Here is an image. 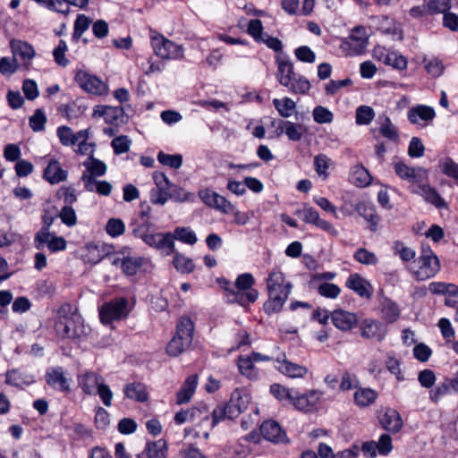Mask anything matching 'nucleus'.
<instances>
[{"mask_svg": "<svg viewBox=\"0 0 458 458\" xmlns=\"http://www.w3.org/2000/svg\"><path fill=\"white\" fill-rule=\"evenodd\" d=\"M303 126L301 123L286 121L284 133L290 140L299 141L303 135Z\"/></svg>", "mask_w": 458, "mask_h": 458, "instance_id": "obj_58", "label": "nucleus"}, {"mask_svg": "<svg viewBox=\"0 0 458 458\" xmlns=\"http://www.w3.org/2000/svg\"><path fill=\"white\" fill-rule=\"evenodd\" d=\"M369 44V34L364 26L354 27L348 38L341 43V49L348 56L362 55Z\"/></svg>", "mask_w": 458, "mask_h": 458, "instance_id": "obj_5", "label": "nucleus"}, {"mask_svg": "<svg viewBox=\"0 0 458 458\" xmlns=\"http://www.w3.org/2000/svg\"><path fill=\"white\" fill-rule=\"evenodd\" d=\"M55 327L60 337L68 339H81L86 336L89 331L81 316L68 303L58 309Z\"/></svg>", "mask_w": 458, "mask_h": 458, "instance_id": "obj_2", "label": "nucleus"}, {"mask_svg": "<svg viewBox=\"0 0 458 458\" xmlns=\"http://www.w3.org/2000/svg\"><path fill=\"white\" fill-rule=\"evenodd\" d=\"M198 386V375L189 376L176 394V403L183 404L191 401Z\"/></svg>", "mask_w": 458, "mask_h": 458, "instance_id": "obj_33", "label": "nucleus"}, {"mask_svg": "<svg viewBox=\"0 0 458 458\" xmlns=\"http://www.w3.org/2000/svg\"><path fill=\"white\" fill-rule=\"evenodd\" d=\"M242 411L234 404V401L231 400L226 405H218L212 411L211 428H214L225 419L233 420L237 418Z\"/></svg>", "mask_w": 458, "mask_h": 458, "instance_id": "obj_28", "label": "nucleus"}, {"mask_svg": "<svg viewBox=\"0 0 458 458\" xmlns=\"http://www.w3.org/2000/svg\"><path fill=\"white\" fill-rule=\"evenodd\" d=\"M10 47L14 57L19 56L26 66L30 64L36 55L32 45L26 41L13 39L10 42Z\"/></svg>", "mask_w": 458, "mask_h": 458, "instance_id": "obj_29", "label": "nucleus"}, {"mask_svg": "<svg viewBox=\"0 0 458 458\" xmlns=\"http://www.w3.org/2000/svg\"><path fill=\"white\" fill-rule=\"evenodd\" d=\"M332 164L331 158L325 154H318L314 157L315 171L323 180L328 177V169L331 167Z\"/></svg>", "mask_w": 458, "mask_h": 458, "instance_id": "obj_48", "label": "nucleus"}, {"mask_svg": "<svg viewBox=\"0 0 458 458\" xmlns=\"http://www.w3.org/2000/svg\"><path fill=\"white\" fill-rule=\"evenodd\" d=\"M382 427L392 432H398L403 427V420L397 411L394 409H386L380 417Z\"/></svg>", "mask_w": 458, "mask_h": 458, "instance_id": "obj_34", "label": "nucleus"}, {"mask_svg": "<svg viewBox=\"0 0 458 458\" xmlns=\"http://www.w3.org/2000/svg\"><path fill=\"white\" fill-rule=\"evenodd\" d=\"M268 300L264 304L267 313L280 311L291 293L292 284L286 282L284 274L279 270H273L267 278Z\"/></svg>", "mask_w": 458, "mask_h": 458, "instance_id": "obj_3", "label": "nucleus"}, {"mask_svg": "<svg viewBox=\"0 0 458 458\" xmlns=\"http://www.w3.org/2000/svg\"><path fill=\"white\" fill-rule=\"evenodd\" d=\"M317 291L319 295L327 299H336L341 293V288L338 285L328 282L318 284Z\"/></svg>", "mask_w": 458, "mask_h": 458, "instance_id": "obj_53", "label": "nucleus"}, {"mask_svg": "<svg viewBox=\"0 0 458 458\" xmlns=\"http://www.w3.org/2000/svg\"><path fill=\"white\" fill-rule=\"evenodd\" d=\"M194 325L188 317L179 319L174 336L166 345L168 355L176 357L190 347L193 340Z\"/></svg>", "mask_w": 458, "mask_h": 458, "instance_id": "obj_4", "label": "nucleus"}, {"mask_svg": "<svg viewBox=\"0 0 458 458\" xmlns=\"http://www.w3.org/2000/svg\"><path fill=\"white\" fill-rule=\"evenodd\" d=\"M247 32L257 42L264 41L263 24L260 20H251L248 23Z\"/></svg>", "mask_w": 458, "mask_h": 458, "instance_id": "obj_63", "label": "nucleus"}, {"mask_svg": "<svg viewBox=\"0 0 458 458\" xmlns=\"http://www.w3.org/2000/svg\"><path fill=\"white\" fill-rule=\"evenodd\" d=\"M386 335V328L380 322L373 319H366L361 325V335L367 339H375L381 342Z\"/></svg>", "mask_w": 458, "mask_h": 458, "instance_id": "obj_31", "label": "nucleus"}, {"mask_svg": "<svg viewBox=\"0 0 458 458\" xmlns=\"http://www.w3.org/2000/svg\"><path fill=\"white\" fill-rule=\"evenodd\" d=\"M131 145V139L125 135L115 137L111 142V146L116 155L128 152L130 150Z\"/></svg>", "mask_w": 458, "mask_h": 458, "instance_id": "obj_57", "label": "nucleus"}, {"mask_svg": "<svg viewBox=\"0 0 458 458\" xmlns=\"http://www.w3.org/2000/svg\"><path fill=\"white\" fill-rule=\"evenodd\" d=\"M313 119L318 123H329L334 119L333 113L325 106H318L312 112Z\"/></svg>", "mask_w": 458, "mask_h": 458, "instance_id": "obj_60", "label": "nucleus"}, {"mask_svg": "<svg viewBox=\"0 0 458 458\" xmlns=\"http://www.w3.org/2000/svg\"><path fill=\"white\" fill-rule=\"evenodd\" d=\"M378 121L380 123V133L388 140L396 141L399 138L398 131L396 127L394 125V123L391 122L390 118L384 115L378 117Z\"/></svg>", "mask_w": 458, "mask_h": 458, "instance_id": "obj_49", "label": "nucleus"}, {"mask_svg": "<svg viewBox=\"0 0 458 458\" xmlns=\"http://www.w3.org/2000/svg\"><path fill=\"white\" fill-rule=\"evenodd\" d=\"M331 319L334 326L342 331L351 330L358 323V317L355 313L342 309L331 312Z\"/></svg>", "mask_w": 458, "mask_h": 458, "instance_id": "obj_25", "label": "nucleus"}, {"mask_svg": "<svg viewBox=\"0 0 458 458\" xmlns=\"http://www.w3.org/2000/svg\"><path fill=\"white\" fill-rule=\"evenodd\" d=\"M150 41L156 55L162 59H181L183 57V48L161 34L152 32Z\"/></svg>", "mask_w": 458, "mask_h": 458, "instance_id": "obj_6", "label": "nucleus"}, {"mask_svg": "<svg viewBox=\"0 0 458 458\" xmlns=\"http://www.w3.org/2000/svg\"><path fill=\"white\" fill-rule=\"evenodd\" d=\"M104 378L98 373L86 371L78 376V384L82 392L89 395L97 394L98 386Z\"/></svg>", "mask_w": 458, "mask_h": 458, "instance_id": "obj_26", "label": "nucleus"}, {"mask_svg": "<svg viewBox=\"0 0 458 458\" xmlns=\"http://www.w3.org/2000/svg\"><path fill=\"white\" fill-rule=\"evenodd\" d=\"M284 86L294 94H306L310 89V81L298 74L293 76L288 84Z\"/></svg>", "mask_w": 458, "mask_h": 458, "instance_id": "obj_44", "label": "nucleus"}, {"mask_svg": "<svg viewBox=\"0 0 458 458\" xmlns=\"http://www.w3.org/2000/svg\"><path fill=\"white\" fill-rule=\"evenodd\" d=\"M395 174L409 182H420L427 177V171L422 167H410L402 161L393 164Z\"/></svg>", "mask_w": 458, "mask_h": 458, "instance_id": "obj_17", "label": "nucleus"}, {"mask_svg": "<svg viewBox=\"0 0 458 458\" xmlns=\"http://www.w3.org/2000/svg\"><path fill=\"white\" fill-rule=\"evenodd\" d=\"M145 452L148 458H166L167 445L164 439L148 442L146 445Z\"/></svg>", "mask_w": 458, "mask_h": 458, "instance_id": "obj_43", "label": "nucleus"}, {"mask_svg": "<svg viewBox=\"0 0 458 458\" xmlns=\"http://www.w3.org/2000/svg\"><path fill=\"white\" fill-rule=\"evenodd\" d=\"M56 135L62 145L71 147L76 145L78 140L86 137V130H81L74 133L71 127L63 125L56 129Z\"/></svg>", "mask_w": 458, "mask_h": 458, "instance_id": "obj_32", "label": "nucleus"}, {"mask_svg": "<svg viewBox=\"0 0 458 458\" xmlns=\"http://www.w3.org/2000/svg\"><path fill=\"white\" fill-rule=\"evenodd\" d=\"M124 394L126 397L137 402H145L148 399L146 386L138 382L127 384L124 387Z\"/></svg>", "mask_w": 458, "mask_h": 458, "instance_id": "obj_41", "label": "nucleus"}, {"mask_svg": "<svg viewBox=\"0 0 458 458\" xmlns=\"http://www.w3.org/2000/svg\"><path fill=\"white\" fill-rule=\"evenodd\" d=\"M106 231L111 237H118L124 233L125 225L119 218H110L106 225Z\"/></svg>", "mask_w": 458, "mask_h": 458, "instance_id": "obj_61", "label": "nucleus"}, {"mask_svg": "<svg viewBox=\"0 0 458 458\" xmlns=\"http://www.w3.org/2000/svg\"><path fill=\"white\" fill-rule=\"evenodd\" d=\"M276 363V369L291 378H303L309 372L307 367L292 362L284 358H278Z\"/></svg>", "mask_w": 458, "mask_h": 458, "instance_id": "obj_27", "label": "nucleus"}, {"mask_svg": "<svg viewBox=\"0 0 458 458\" xmlns=\"http://www.w3.org/2000/svg\"><path fill=\"white\" fill-rule=\"evenodd\" d=\"M382 312L385 320L388 323L395 322L400 316L398 305L388 298L384 299L382 302Z\"/></svg>", "mask_w": 458, "mask_h": 458, "instance_id": "obj_47", "label": "nucleus"}, {"mask_svg": "<svg viewBox=\"0 0 458 458\" xmlns=\"http://www.w3.org/2000/svg\"><path fill=\"white\" fill-rule=\"evenodd\" d=\"M273 105L284 118H288L293 115L296 109V103L288 97L283 98H275Z\"/></svg>", "mask_w": 458, "mask_h": 458, "instance_id": "obj_42", "label": "nucleus"}, {"mask_svg": "<svg viewBox=\"0 0 458 458\" xmlns=\"http://www.w3.org/2000/svg\"><path fill=\"white\" fill-rule=\"evenodd\" d=\"M231 400L234 401V404L242 412L247 409L250 397L249 394L242 389H235L231 394Z\"/></svg>", "mask_w": 458, "mask_h": 458, "instance_id": "obj_59", "label": "nucleus"}, {"mask_svg": "<svg viewBox=\"0 0 458 458\" xmlns=\"http://www.w3.org/2000/svg\"><path fill=\"white\" fill-rule=\"evenodd\" d=\"M5 382L8 385L23 388L35 382V377L26 371L14 369L8 370L5 375Z\"/></svg>", "mask_w": 458, "mask_h": 458, "instance_id": "obj_30", "label": "nucleus"}, {"mask_svg": "<svg viewBox=\"0 0 458 458\" xmlns=\"http://www.w3.org/2000/svg\"><path fill=\"white\" fill-rule=\"evenodd\" d=\"M270 393L280 402L292 403L295 390L287 388L280 384H273L270 386Z\"/></svg>", "mask_w": 458, "mask_h": 458, "instance_id": "obj_50", "label": "nucleus"}, {"mask_svg": "<svg viewBox=\"0 0 458 458\" xmlns=\"http://www.w3.org/2000/svg\"><path fill=\"white\" fill-rule=\"evenodd\" d=\"M92 116L103 118L106 123L119 125L124 122V110L122 106L98 105L93 109Z\"/></svg>", "mask_w": 458, "mask_h": 458, "instance_id": "obj_13", "label": "nucleus"}, {"mask_svg": "<svg viewBox=\"0 0 458 458\" xmlns=\"http://www.w3.org/2000/svg\"><path fill=\"white\" fill-rule=\"evenodd\" d=\"M440 270L437 256L429 247H422L421 254L418 259V269L415 271L419 280L433 277Z\"/></svg>", "mask_w": 458, "mask_h": 458, "instance_id": "obj_7", "label": "nucleus"}, {"mask_svg": "<svg viewBox=\"0 0 458 458\" xmlns=\"http://www.w3.org/2000/svg\"><path fill=\"white\" fill-rule=\"evenodd\" d=\"M356 210L360 216L370 223L371 230H376L379 218L376 213L374 205L367 202H359L356 205Z\"/></svg>", "mask_w": 458, "mask_h": 458, "instance_id": "obj_40", "label": "nucleus"}, {"mask_svg": "<svg viewBox=\"0 0 458 458\" xmlns=\"http://www.w3.org/2000/svg\"><path fill=\"white\" fill-rule=\"evenodd\" d=\"M128 301L125 298H118L104 304L99 310L100 320L104 324H110L114 320L126 318Z\"/></svg>", "mask_w": 458, "mask_h": 458, "instance_id": "obj_9", "label": "nucleus"}, {"mask_svg": "<svg viewBox=\"0 0 458 458\" xmlns=\"http://www.w3.org/2000/svg\"><path fill=\"white\" fill-rule=\"evenodd\" d=\"M83 166L85 170L82 173L81 180L84 183L85 189H92L94 180L96 177L104 175L106 173V165L93 157H89L84 162Z\"/></svg>", "mask_w": 458, "mask_h": 458, "instance_id": "obj_11", "label": "nucleus"}, {"mask_svg": "<svg viewBox=\"0 0 458 458\" xmlns=\"http://www.w3.org/2000/svg\"><path fill=\"white\" fill-rule=\"evenodd\" d=\"M197 419L200 420L202 423L209 420L208 410L206 405L181 410L174 415V421L178 425H182L187 421H192Z\"/></svg>", "mask_w": 458, "mask_h": 458, "instance_id": "obj_22", "label": "nucleus"}, {"mask_svg": "<svg viewBox=\"0 0 458 458\" xmlns=\"http://www.w3.org/2000/svg\"><path fill=\"white\" fill-rule=\"evenodd\" d=\"M34 246L38 250L47 246L50 252H57L64 250L67 247V242L64 237L57 236L50 231L47 232L46 229H40L35 234Z\"/></svg>", "mask_w": 458, "mask_h": 458, "instance_id": "obj_10", "label": "nucleus"}, {"mask_svg": "<svg viewBox=\"0 0 458 458\" xmlns=\"http://www.w3.org/2000/svg\"><path fill=\"white\" fill-rule=\"evenodd\" d=\"M259 430L263 437L272 443L279 444L287 441L285 432L282 429L279 423L275 420H270L264 421Z\"/></svg>", "mask_w": 458, "mask_h": 458, "instance_id": "obj_21", "label": "nucleus"}, {"mask_svg": "<svg viewBox=\"0 0 458 458\" xmlns=\"http://www.w3.org/2000/svg\"><path fill=\"white\" fill-rule=\"evenodd\" d=\"M428 14L444 13L451 8L450 0H424Z\"/></svg>", "mask_w": 458, "mask_h": 458, "instance_id": "obj_52", "label": "nucleus"}, {"mask_svg": "<svg viewBox=\"0 0 458 458\" xmlns=\"http://www.w3.org/2000/svg\"><path fill=\"white\" fill-rule=\"evenodd\" d=\"M47 117L41 109H37L29 120L30 128L36 132L42 131L45 129Z\"/></svg>", "mask_w": 458, "mask_h": 458, "instance_id": "obj_62", "label": "nucleus"}, {"mask_svg": "<svg viewBox=\"0 0 458 458\" xmlns=\"http://www.w3.org/2000/svg\"><path fill=\"white\" fill-rule=\"evenodd\" d=\"M375 112L369 106H360L356 109L355 120L359 125H368L374 119Z\"/></svg>", "mask_w": 458, "mask_h": 458, "instance_id": "obj_51", "label": "nucleus"}, {"mask_svg": "<svg viewBox=\"0 0 458 458\" xmlns=\"http://www.w3.org/2000/svg\"><path fill=\"white\" fill-rule=\"evenodd\" d=\"M378 21V30L386 34L392 36L394 39H402L403 32L400 26L389 17L381 16L376 18Z\"/></svg>", "mask_w": 458, "mask_h": 458, "instance_id": "obj_36", "label": "nucleus"}, {"mask_svg": "<svg viewBox=\"0 0 458 458\" xmlns=\"http://www.w3.org/2000/svg\"><path fill=\"white\" fill-rule=\"evenodd\" d=\"M74 80L76 83L89 94L95 96H106L109 92V87L106 82L87 71H77Z\"/></svg>", "mask_w": 458, "mask_h": 458, "instance_id": "obj_8", "label": "nucleus"}, {"mask_svg": "<svg viewBox=\"0 0 458 458\" xmlns=\"http://www.w3.org/2000/svg\"><path fill=\"white\" fill-rule=\"evenodd\" d=\"M112 266L120 267L126 276H134L142 266L143 259L140 257H128L123 253H116L109 257Z\"/></svg>", "mask_w": 458, "mask_h": 458, "instance_id": "obj_14", "label": "nucleus"}, {"mask_svg": "<svg viewBox=\"0 0 458 458\" xmlns=\"http://www.w3.org/2000/svg\"><path fill=\"white\" fill-rule=\"evenodd\" d=\"M413 192L422 197L428 204L434 206L437 209H447L449 208L445 199L441 197L435 188L428 184L419 185Z\"/></svg>", "mask_w": 458, "mask_h": 458, "instance_id": "obj_19", "label": "nucleus"}, {"mask_svg": "<svg viewBox=\"0 0 458 458\" xmlns=\"http://www.w3.org/2000/svg\"><path fill=\"white\" fill-rule=\"evenodd\" d=\"M345 286L363 298L369 299L373 293V287L370 283L357 273L349 276Z\"/></svg>", "mask_w": 458, "mask_h": 458, "instance_id": "obj_24", "label": "nucleus"}, {"mask_svg": "<svg viewBox=\"0 0 458 458\" xmlns=\"http://www.w3.org/2000/svg\"><path fill=\"white\" fill-rule=\"evenodd\" d=\"M295 74L293 64L291 61L286 59L277 60L276 78L281 85H287L289 80Z\"/></svg>", "mask_w": 458, "mask_h": 458, "instance_id": "obj_39", "label": "nucleus"}, {"mask_svg": "<svg viewBox=\"0 0 458 458\" xmlns=\"http://www.w3.org/2000/svg\"><path fill=\"white\" fill-rule=\"evenodd\" d=\"M377 398V393L369 387H360L353 395L355 404L361 408L371 405Z\"/></svg>", "mask_w": 458, "mask_h": 458, "instance_id": "obj_37", "label": "nucleus"}, {"mask_svg": "<svg viewBox=\"0 0 458 458\" xmlns=\"http://www.w3.org/2000/svg\"><path fill=\"white\" fill-rule=\"evenodd\" d=\"M61 221L67 226L72 227L77 224V216L72 206H64L59 212Z\"/></svg>", "mask_w": 458, "mask_h": 458, "instance_id": "obj_64", "label": "nucleus"}, {"mask_svg": "<svg viewBox=\"0 0 458 458\" xmlns=\"http://www.w3.org/2000/svg\"><path fill=\"white\" fill-rule=\"evenodd\" d=\"M44 177L52 184L58 183L65 180L66 172L56 160H51L44 171Z\"/></svg>", "mask_w": 458, "mask_h": 458, "instance_id": "obj_38", "label": "nucleus"}, {"mask_svg": "<svg viewBox=\"0 0 458 458\" xmlns=\"http://www.w3.org/2000/svg\"><path fill=\"white\" fill-rule=\"evenodd\" d=\"M356 261L363 265H376L378 262V259L375 253L368 250L365 248L358 249L353 255Z\"/></svg>", "mask_w": 458, "mask_h": 458, "instance_id": "obj_55", "label": "nucleus"}, {"mask_svg": "<svg viewBox=\"0 0 458 458\" xmlns=\"http://www.w3.org/2000/svg\"><path fill=\"white\" fill-rule=\"evenodd\" d=\"M152 227L153 224L146 221L133 229L132 233L148 246L159 250L164 256L174 253V239L190 245L195 244L198 241L196 233L189 227H177L174 233H154Z\"/></svg>", "mask_w": 458, "mask_h": 458, "instance_id": "obj_1", "label": "nucleus"}, {"mask_svg": "<svg viewBox=\"0 0 458 458\" xmlns=\"http://www.w3.org/2000/svg\"><path fill=\"white\" fill-rule=\"evenodd\" d=\"M157 160L162 165L174 169L180 168L182 165V157L180 154L170 155L159 152L157 155Z\"/></svg>", "mask_w": 458, "mask_h": 458, "instance_id": "obj_56", "label": "nucleus"}, {"mask_svg": "<svg viewBox=\"0 0 458 458\" xmlns=\"http://www.w3.org/2000/svg\"><path fill=\"white\" fill-rule=\"evenodd\" d=\"M238 369L240 373L250 378L257 379L259 376L258 369L254 365V361L247 356H240L238 358Z\"/></svg>", "mask_w": 458, "mask_h": 458, "instance_id": "obj_46", "label": "nucleus"}, {"mask_svg": "<svg viewBox=\"0 0 458 458\" xmlns=\"http://www.w3.org/2000/svg\"><path fill=\"white\" fill-rule=\"evenodd\" d=\"M323 394L324 393L319 390H310L301 394L295 390L291 404L301 411H313L316 410L318 403L322 399Z\"/></svg>", "mask_w": 458, "mask_h": 458, "instance_id": "obj_12", "label": "nucleus"}, {"mask_svg": "<svg viewBox=\"0 0 458 458\" xmlns=\"http://www.w3.org/2000/svg\"><path fill=\"white\" fill-rule=\"evenodd\" d=\"M436 115L435 110L428 106L419 105L411 107L407 113L411 123L418 126H426Z\"/></svg>", "mask_w": 458, "mask_h": 458, "instance_id": "obj_20", "label": "nucleus"}, {"mask_svg": "<svg viewBox=\"0 0 458 458\" xmlns=\"http://www.w3.org/2000/svg\"><path fill=\"white\" fill-rule=\"evenodd\" d=\"M300 213L305 223L314 225L333 236L338 235L337 229L328 221L320 218L318 212L313 208L305 207Z\"/></svg>", "mask_w": 458, "mask_h": 458, "instance_id": "obj_16", "label": "nucleus"}, {"mask_svg": "<svg viewBox=\"0 0 458 458\" xmlns=\"http://www.w3.org/2000/svg\"><path fill=\"white\" fill-rule=\"evenodd\" d=\"M225 289L226 291V300L231 303H238L242 306H246L250 303L255 302L259 297L257 290H240L235 286H231L229 282H225Z\"/></svg>", "mask_w": 458, "mask_h": 458, "instance_id": "obj_15", "label": "nucleus"}, {"mask_svg": "<svg viewBox=\"0 0 458 458\" xmlns=\"http://www.w3.org/2000/svg\"><path fill=\"white\" fill-rule=\"evenodd\" d=\"M458 391V371L454 377H446L429 392V399L438 403L444 396Z\"/></svg>", "mask_w": 458, "mask_h": 458, "instance_id": "obj_23", "label": "nucleus"}, {"mask_svg": "<svg viewBox=\"0 0 458 458\" xmlns=\"http://www.w3.org/2000/svg\"><path fill=\"white\" fill-rule=\"evenodd\" d=\"M350 182L357 187H366L371 182V175L361 165H355L351 168Z\"/></svg>", "mask_w": 458, "mask_h": 458, "instance_id": "obj_35", "label": "nucleus"}, {"mask_svg": "<svg viewBox=\"0 0 458 458\" xmlns=\"http://www.w3.org/2000/svg\"><path fill=\"white\" fill-rule=\"evenodd\" d=\"M428 290L434 294L456 296L458 295V286L454 284L445 282H432L428 285Z\"/></svg>", "mask_w": 458, "mask_h": 458, "instance_id": "obj_45", "label": "nucleus"}, {"mask_svg": "<svg viewBox=\"0 0 458 458\" xmlns=\"http://www.w3.org/2000/svg\"><path fill=\"white\" fill-rule=\"evenodd\" d=\"M46 381L48 386L59 392H71V380L65 377L64 372L61 367L49 369L46 373Z\"/></svg>", "mask_w": 458, "mask_h": 458, "instance_id": "obj_18", "label": "nucleus"}, {"mask_svg": "<svg viewBox=\"0 0 458 458\" xmlns=\"http://www.w3.org/2000/svg\"><path fill=\"white\" fill-rule=\"evenodd\" d=\"M173 263L174 267L181 273H191L193 271L195 267L193 261L190 258L175 251Z\"/></svg>", "mask_w": 458, "mask_h": 458, "instance_id": "obj_54", "label": "nucleus"}]
</instances>
